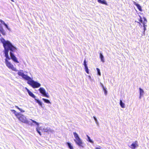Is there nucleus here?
<instances>
[{"label": "nucleus", "mask_w": 149, "mask_h": 149, "mask_svg": "<svg viewBox=\"0 0 149 149\" xmlns=\"http://www.w3.org/2000/svg\"><path fill=\"white\" fill-rule=\"evenodd\" d=\"M96 149H101L100 148H96Z\"/></svg>", "instance_id": "2f4dec72"}, {"label": "nucleus", "mask_w": 149, "mask_h": 149, "mask_svg": "<svg viewBox=\"0 0 149 149\" xmlns=\"http://www.w3.org/2000/svg\"><path fill=\"white\" fill-rule=\"evenodd\" d=\"M87 136L88 137V141H89L91 143H93V142L92 141V140L90 139V137L88 136V135H87Z\"/></svg>", "instance_id": "cd10ccee"}, {"label": "nucleus", "mask_w": 149, "mask_h": 149, "mask_svg": "<svg viewBox=\"0 0 149 149\" xmlns=\"http://www.w3.org/2000/svg\"><path fill=\"white\" fill-rule=\"evenodd\" d=\"M103 90L104 91V94L105 95H107V88H105L103 89Z\"/></svg>", "instance_id": "bb28decb"}, {"label": "nucleus", "mask_w": 149, "mask_h": 149, "mask_svg": "<svg viewBox=\"0 0 149 149\" xmlns=\"http://www.w3.org/2000/svg\"><path fill=\"white\" fill-rule=\"evenodd\" d=\"M100 58L101 59V61L103 63L104 62V56L101 53H100Z\"/></svg>", "instance_id": "4468645a"}, {"label": "nucleus", "mask_w": 149, "mask_h": 149, "mask_svg": "<svg viewBox=\"0 0 149 149\" xmlns=\"http://www.w3.org/2000/svg\"><path fill=\"white\" fill-rule=\"evenodd\" d=\"M12 1H13V0H11Z\"/></svg>", "instance_id": "72a5a7b5"}, {"label": "nucleus", "mask_w": 149, "mask_h": 149, "mask_svg": "<svg viewBox=\"0 0 149 149\" xmlns=\"http://www.w3.org/2000/svg\"><path fill=\"white\" fill-rule=\"evenodd\" d=\"M25 89L27 91L29 95L30 96H31V97H32L33 98H36V96L34 95V94L32 92H31L27 88H26Z\"/></svg>", "instance_id": "6e6552de"}, {"label": "nucleus", "mask_w": 149, "mask_h": 149, "mask_svg": "<svg viewBox=\"0 0 149 149\" xmlns=\"http://www.w3.org/2000/svg\"><path fill=\"white\" fill-rule=\"evenodd\" d=\"M139 98L141 99V97L142 96L143 94L144 93V91L141 88H139Z\"/></svg>", "instance_id": "ddd939ff"}, {"label": "nucleus", "mask_w": 149, "mask_h": 149, "mask_svg": "<svg viewBox=\"0 0 149 149\" xmlns=\"http://www.w3.org/2000/svg\"><path fill=\"white\" fill-rule=\"evenodd\" d=\"M15 107L16 108H17L18 109H19L21 112H24V111L23 110L20 109L17 106H15Z\"/></svg>", "instance_id": "5701e85b"}, {"label": "nucleus", "mask_w": 149, "mask_h": 149, "mask_svg": "<svg viewBox=\"0 0 149 149\" xmlns=\"http://www.w3.org/2000/svg\"><path fill=\"white\" fill-rule=\"evenodd\" d=\"M42 100H43L45 103H50V102L49 100L45 98H42Z\"/></svg>", "instance_id": "4be33fe9"}, {"label": "nucleus", "mask_w": 149, "mask_h": 149, "mask_svg": "<svg viewBox=\"0 0 149 149\" xmlns=\"http://www.w3.org/2000/svg\"><path fill=\"white\" fill-rule=\"evenodd\" d=\"M0 22L2 24L4 25L9 30V29L7 25L6 24H5V22L3 21L2 19H0Z\"/></svg>", "instance_id": "f3484780"}, {"label": "nucleus", "mask_w": 149, "mask_h": 149, "mask_svg": "<svg viewBox=\"0 0 149 149\" xmlns=\"http://www.w3.org/2000/svg\"><path fill=\"white\" fill-rule=\"evenodd\" d=\"M97 1L100 3H102V4H104L106 5H107V3L106 1L105 0H97Z\"/></svg>", "instance_id": "f8f14e48"}, {"label": "nucleus", "mask_w": 149, "mask_h": 149, "mask_svg": "<svg viewBox=\"0 0 149 149\" xmlns=\"http://www.w3.org/2000/svg\"><path fill=\"white\" fill-rule=\"evenodd\" d=\"M17 118L19 120L23 123H28L29 121L26 119V118L23 114H19V116H17Z\"/></svg>", "instance_id": "39448f33"}, {"label": "nucleus", "mask_w": 149, "mask_h": 149, "mask_svg": "<svg viewBox=\"0 0 149 149\" xmlns=\"http://www.w3.org/2000/svg\"><path fill=\"white\" fill-rule=\"evenodd\" d=\"M8 52L4 53L5 56L6 57L5 59V61L6 65L9 69H12L13 70L17 71V70L16 68H14L13 65L11 63L8 61V60H10L11 58H10L8 56Z\"/></svg>", "instance_id": "7ed1b4c3"}, {"label": "nucleus", "mask_w": 149, "mask_h": 149, "mask_svg": "<svg viewBox=\"0 0 149 149\" xmlns=\"http://www.w3.org/2000/svg\"><path fill=\"white\" fill-rule=\"evenodd\" d=\"M0 40L3 44L4 48V53L8 52L10 51V55L11 59L14 62L19 63V62L17 58L13 53V52H15L17 50V48L14 46L9 41H6L3 38L1 37L0 38Z\"/></svg>", "instance_id": "f257e3e1"}, {"label": "nucleus", "mask_w": 149, "mask_h": 149, "mask_svg": "<svg viewBox=\"0 0 149 149\" xmlns=\"http://www.w3.org/2000/svg\"><path fill=\"white\" fill-rule=\"evenodd\" d=\"M1 36V34L0 33V36Z\"/></svg>", "instance_id": "473e14b6"}, {"label": "nucleus", "mask_w": 149, "mask_h": 149, "mask_svg": "<svg viewBox=\"0 0 149 149\" xmlns=\"http://www.w3.org/2000/svg\"><path fill=\"white\" fill-rule=\"evenodd\" d=\"M73 134L75 139L74 140L76 143L79 146L83 147L82 140L80 138L78 134L76 132H73Z\"/></svg>", "instance_id": "20e7f679"}, {"label": "nucleus", "mask_w": 149, "mask_h": 149, "mask_svg": "<svg viewBox=\"0 0 149 149\" xmlns=\"http://www.w3.org/2000/svg\"><path fill=\"white\" fill-rule=\"evenodd\" d=\"M22 71H19L18 73V74L21 76L25 80L27 81V83L30 85L33 88H38L40 87L41 85L38 82L34 81L31 78L24 74Z\"/></svg>", "instance_id": "f03ea898"}, {"label": "nucleus", "mask_w": 149, "mask_h": 149, "mask_svg": "<svg viewBox=\"0 0 149 149\" xmlns=\"http://www.w3.org/2000/svg\"><path fill=\"white\" fill-rule=\"evenodd\" d=\"M0 32L3 36L6 35L5 31L3 29L1 24L0 23Z\"/></svg>", "instance_id": "0eeeda50"}, {"label": "nucleus", "mask_w": 149, "mask_h": 149, "mask_svg": "<svg viewBox=\"0 0 149 149\" xmlns=\"http://www.w3.org/2000/svg\"><path fill=\"white\" fill-rule=\"evenodd\" d=\"M85 69L86 72L88 74H89L88 69L87 66L85 67Z\"/></svg>", "instance_id": "b1692460"}, {"label": "nucleus", "mask_w": 149, "mask_h": 149, "mask_svg": "<svg viewBox=\"0 0 149 149\" xmlns=\"http://www.w3.org/2000/svg\"><path fill=\"white\" fill-rule=\"evenodd\" d=\"M137 143V141H135L134 143H132L131 145V147H130V148L132 149H133L135 148L136 147H138L139 146Z\"/></svg>", "instance_id": "1a4fd4ad"}, {"label": "nucleus", "mask_w": 149, "mask_h": 149, "mask_svg": "<svg viewBox=\"0 0 149 149\" xmlns=\"http://www.w3.org/2000/svg\"><path fill=\"white\" fill-rule=\"evenodd\" d=\"M96 70L97 71V73H98V74H99V75L100 76L101 75V73L100 72V69L98 68H97Z\"/></svg>", "instance_id": "a878e982"}, {"label": "nucleus", "mask_w": 149, "mask_h": 149, "mask_svg": "<svg viewBox=\"0 0 149 149\" xmlns=\"http://www.w3.org/2000/svg\"><path fill=\"white\" fill-rule=\"evenodd\" d=\"M36 102L38 103V104L41 107H42V102L38 100L35 99Z\"/></svg>", "instance_id": "6ab92c4d"}, {"label": "nucleus", "mask_w": 149, "mask_h": 149, "mask_svg": "<svg viewBox=\"0 0 149 149\" xmlns=\"http://www.w3.org/2000/svg\"><path fill=\"white\" fill-rule=\"evenodd\" d=\"M120 104L122 108H124L125 107V104L121 100H120Z\"/></svg>", "instance_id": "a211bd4d"}, {"label": "nucleus", "mask_w": 149, "mask_h": 149, "mask_svg": "<svg viewBox=\"0 0 149 149\" xmlns=\"http://www.w3.org/2000/svg\"><path fill=\"white\" fill-rule=\"evenodd\" d=\"M139 17L140 18L138 19V20H139V22H138L137 21H135V22H136L138 23H139V24H140L141 23H142V24H143V20L142 19V18L141 17L140 15L139 16Z\"/></svg>", "instance_id": "2eb2a0df"}, {"label": "nucleus", "mask_w": 149, "mask_h": 149, "mask_svg": "<svg viewBox=\"0 0 149 149\" xmlns=\"http://www.w3.org/2000/svg\"><path fill=\"white\" fill-rule=\"evenodd\" d=\"M143 19L144 20L143 23V26L144 27V31H145L146 30V27L147 26L146 25V24L147 22V20L146 18L145 17H144Z\"/></svg>", "instance_id": "9b49d317"}, {"label": "nucleus", "mask_w": 149, "mask_h": 149, "mask_svg": "<svg viewBox=\"0 0 149 149\" xmlns=\"http://www.w3.org/2000/svg\"><path fill=\"white\" fill-rule=\"evenodd\" d=\"M11 111L17 117L18 116H19V113H17V112L15 110H11Z\"/></svg>", "instance_id": "dca6fc26"}, {"label": "nucleus", "mask_w": 149, "mask_h": 149, "mask_svg": "<svg viewBox=\"0 0 149 149\" xmlns=\"http://www.w3.org/2000/svg\"><path fill=\"white\" fill-rule=\"evenodd\" d=\"M39 91H40V93L43 95V96L48 98L49 97V95L47 94L46 93L45 90L43 88H40L39 89Z\"/></svg>", "instance_id": "423d86ee"}, {"label": "nucleus", "mask_w": 149, "mask_h": 149, "mask_svg": "<svg viewBox=\"0 0 149 149\" xmlns=\"http://www.w3.org/2000/svg\"><path fill=\"white\" fill-rule=\"evenodd\" d=\"M36 130L37 132L38 133V134L41 136L42 134L41 133V132L40 131V128L38 127H37L36 129Z\"/></svg>", "instance_id": "412c9836"}, {"label": "nucleus", "mask_w": 149, "mask_h": 149, "mask_svg": "<svg viewBox=\"0 0 149 149\" xmlns=\"http://www.w3.org/2000/svg\"><path fill=\"white\" fill-rule=\"evenodd\" d=\"M84 65L85 67L87 66V65L86 63V61L85 60H84Z\"/></svg>", "instance_id": "c85d7f7f"}, {"label": "nucleus", "mask_w": 149, "mask_h": 149, "mask_svg": "<svg viewBox=\"0 0 149 149\" xmlns=\"http://www.w3.org/2000/svg\"><path fill=\"white\" fill-rule=\"evenodd\" d=\"M134 4L137 7V8L140 11H142V10L141 9V6L139 4L137 3L136 2H134Z\"/></svg>", "instance_id": "9d476101"}, {"label": "nucleus", "mask_w": 149, "mask_h": 149, "mask_svg": "<svg viewBox=\"0 0 149 149\" xmlns=\"http://www.w3.org/2000/svg\"><path fill=\"white\" fill-rule=\"evenodd\" d=\"M101 84V86H102L103 89H104V88H105V87H104L103 85L102 84Z\"/></svg>", "instance_id": "c756f323"}, {"label": "nucleus", "mask_w": 149, "mask_h": 149, "mask_svg": "<svg viewBox=\"0 0 149 149\" xmlns=\"http://www.w3.org/2000/svg\"><path fill=\"white\" fill-rule=\"evenodd\" d=\"M93 118H94V119H95V121H97V120L95 116H93Z\"/></svg>", "instance_id": "7c9ffc66"}, {"label": "nucleus", "mask_w": 149, "mask_h": 149, "mask_svg": "<svg viewBox=\"0 0 149 149\" xmlns=\"http://www.w3.org/2000/svg\"><path fill=\"white\" fill-rule=\"evenodd\" d=\"M30 120L32 121L33 123L36 124L38 126L39 125V123L36 121H35L32 120L31 119Z\"/></svg>", "instance_id": "393cba45"}, {"label": "nucleus", "mask_w": 149, "mask_h": 149, "mask_svg": "<svg viewBox=\"0 0 149 149\" xmlns=\"http://www.w3.org/2000/svg\"><path fill=\"white\" fill-rule=\"evenodd\" d=\"M67 144L68 145L69 148L70 149H74L72 146L71 145V144L70 143L67 142Z\"/></svg>", "instance_id": "aec40b11"}]
</instances>
